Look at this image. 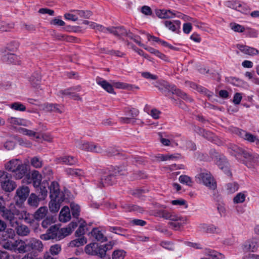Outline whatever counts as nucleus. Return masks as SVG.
Wrapping results in <instances>:
<instances>
[{
    "label": "nucleus",
    "mask_w": 259,
    "mask_h": 259,
    "mask_svg": "<svg viewBox=\"0 0 259 259\" xmlns=\"http://www.w3.org/2000/svg\"><path fill=\"white\" fill-rule=\"evenodd\" d=\"M16 222L18 225V221L23 220L25 223L31 224L34 222V217L32 214L30 213L25 210H17L16 213Z\"/></svg>",
    "instance_id": "obj_9"
},
{
    "label": "nucleus",
    "mask_w": 259,
    "mask_h": 259,
    "mask_svg": "<svg viewBox=\"0 0 259 259\" xmlns=\"http://www.w3.org/2000/svg\"><path fill=\"white\" fill-rule=\"evenodd\" d=\"M28 242L29 246V250L41 251L43 249V244L42 242L36 238H31L28 239Z\"/></svg>",
    "instance_id": "obj_13"
},
{
    "label": "nucleus",
    "mask_w": 259,
    "mask_h": 259,
    "mask_svg": "<svg viewBox=\"0 0 259 259\" xmlns=\"http://www.w3.org/2000/svg\"><path fill=\"white\" fill-rule=\"evenodd\" d=\"M1 183L3 189L7 192L13 191L16 187L15 183L10 180L2 181Z\"/></svg>",
    "instance_id": "obj_31"
},
{
    "label": "nucleus",
    "mask_w": 259,
    "mask_h": 259,
    "mask_svg": "<svg viewBox=\"0 0 259 259\" xmlns=\"http://www.w3.org/2000/svg\"><path fill=\"white\" fill-rule=\"evenodd\" d=\"M96 82L108 93L115 94L113 86L106 80L100 77H97L96 78Z\"/></svg>",
    "instance_id": "obj_21"
},
{
    "label": "nucleus",
    "mask_w": 259,
    "mask_h": 259,
    "mask_svg": "<svg viewBox=\"0 0 259 259\" xmlns=\"http://www.w3.org/2000/svg\"><path fill=\"white\" fill-rule=\"evenodd\" d=\"M75 145L77 148L85 151L101 153L103 151L100 146L92 142L77 141Z\"/></svg>",
    "instance_id": "obj_7"
},
{
    "label": "nucleus",
    "mask_w": 259,
    "mask_h": 259,
    "mask_svg": "<svg viewBox=\"0 0 259 259\" xmlns=\"http://www.w3.org/2000/svg\"><path fill=\"white\" fill-rule=\"evenodd\" d=\"M70 208L72 216L75 218H77L79 215L80 208L78 205L71 203L70 204Z\"/></svg>",
    "instance_id": "obj_46"
},
{
    "label": "nucleus",
    "mask_w": 259,
    "mask_h": 259,
    "mask_svg": "<svg viewBox=\"0 0 259 259\" xmlns=\"http://www.w3.org/2000/svg\"><path fill=\"white\" fill-rule=\"evenodd\" d=\"M114 85L115 87L118 89H133V86L132 85L120 82H116L114 83Z\"/></svg>",
    "instance_id": "obj_61"
},
{
    "label": "nucleus",
    "mask_w": 259,
    "mask_h": 259,
    "mask_svg": "<svg viewBox=\"0 0 259 259\" xmlns=\"http://www.w3.org/2000/svg\"><path fill=\"white\" fill-rule=\"evenodd\" d=\"M125 252L123 250H115L113 252L112 259H124Z\"/></svg>",
    "instance_id": "obj_48"
},
{
    "label": "nucleus",
    "mask_w": 259,
    "mask_h": 259,
    "mask_svg": "<svg viewBox=\"0 0 259 259\" xmlns=\"http://www.w3.org/2000/svg\"><path fill=\"white\" fill-rule=\"evenodd\" d=\"M31 164L36 168H40L42 165V161L37 157H34L31 159Z\"/></svg>",
    "instance_id": "obj_55"
},
{
    "label": "nucleus",
    "mask_w": 259,
    "mask_h": 259,
    "mask_svg": "<svg viewBox=\"0 0 259 259\" xmlns=\"http://www.w3.org/2000/svg\"><path fill=\"white\" fill-rule=\"evenodd\" d=\"M61 246L59 244H55L51 246L50 252L52 255H55L58 254L61 251Z\"/></svg>",
    "instance_id": "obj_59"
},
{
    "label": "nucleus",
    "mask_w": 259,
    "mask_h": 259,
    "mask_svg": "<svg viewBox=\"0 0 259 259\" xmlns=\"http://www.w3.org/2000/svg\"><path fill=\"white\" fill-rule=\"evenodd\" d=\"M175 11L170 10H157L155 11L156 15L161 19H170L175 18Z\"/></svg>",
    "instance_id": "obj_18"
},
{
    "label": "nucleus",
    "mask_w": 259,
    "mask_h": 259,
    "mask_svg": "<svg viewBox=\"0 0 259 259\" xmlns=\"http://www.w3.org/2000/svg\"><path fill=\"white\" fill-rule=\"evenodd\" d=\"M5 166L6 170L13 172L16 179H22L27 172L26 166L19 159L10 160L5 164Z\"/></svg>",
    "instance_id": "obj_2"
},
{
    "label": "nucleus",
    "mask_w": 259,
    "mask_h": 259,
    "mask_svg": "<svg viewBox=\"0 0 259 259\" xmlns=\"http://www.w3.org/2000/svg\"><path fill=\"white\" fill-rule=\"evenodd\" d=\"M8 121L12 126L22 125L24 126H28L30 122L23 118L11 117L9 118Z\"/></svg>",
    "instance_id": "obj_23"
},
{
    "label": "nucleus",
    "mask_w": 259,
    "mask_h": 259,
    "mask_svg": "<svg viewBox=\"0 0 259 259\" xmlns=\"http://www.w3.org/2000/svg\"><path fill=\"white\" fill-rule=\"evenodd\" d=\"M245 192L238 193L233 198L234 203H241L245 201L246 195Z\"/></svg>",
    "instance_id": "obj_45"
},
{
    "label": "nucleus",
    "mask_w": 259,
    "mask_h": 259,
    "mask_svg": "<svg viewBox=\"0 0 259 259\" xmlns=\"http://www.w3.org/2000/svg\"><path fill=\"white\" fill-rule=\"evenodd\" d=\"M164 26L169 30L172 31H176L178 30L181 27V22L179 20L173 21H165L164 22Z\"/></svg>",
    "instance_id": "obj_26"
},
{
    "label": "nucleus",
    "mask_w": 259,
    "mask_h": 259,
    "mask_svg": "<svg viewBox=\"0 0 259 259\" xmlns=\"http://www.w3.org/2000/svg\"><path fill=\"white\" fill-rule=\"evenodd\" d=\"M41 77L38 73H34L29 78V81L31 85L34 88H37L40 82Z\"/></svg>",
    "instance_id": "obj_36"
},
{
    "label": "nucleus",
    "mask_w": 259,
    "mask_h": 259,
    "mask_svg": "<svg viewBox=\"0 0 259 259\" xmlns=\"http://www.w3.org/2000/svg\"><path fill=\"white\" fill-rule=\"evenodd\" d=\"M242 249L244 252H255L258 249V244L254 240H248L242 244Z\"/></svg>",
    "instance_id": "obj_14"
},
{
    "label": "nucleus",
    "mask_w": 259,
    "mask_h": 259,
    "mask_svg": "<svg viewBox=\"0 0 259 259\" xmlns=\"http://www.w3.org/2000/svg\"><path fill=\"white\" fill-rule=\"evenodd\" d=\"M179 181L181 183L186 184L188 186H191L192 181L190 177L186 175H182L179 177Z\"/></svg>",
    "instance_id": "obj_51"
},
{
    "label": "nucleus",
    "mask_w": 259,
    "mask_h": 259,
    "mask_svg": "<svg viewBox=\"0 0 259 259\" xmlns=\"http://www.w3.org/2000/svg\"><path fill=\"white\" fill-rule=\"evenodd\" d=\"M198 183L202 184L210 190H214L217 188V184L211 174L207 171L200 172L196 176Z\"/></svg>",
    "instance_id": "obj_3"
},
{
    "label": "nucleus",
    "mask_w": 259,
    "mask_h": 259,
    "mask_svg": "<svg viewBox=\"0 0 259 259\" xmlns=\"http://www.w3.org/2000/svg\"><path fill=\"white\" fill-rule=\"evenodd\" d=\"M83 23L84 24L89 25L90 28L96 31H109L110 32H120L124 31L127 32V30L122 26L105 27L102 25H100L94 22H89L87 20L83 21Z\"/></svg>",
    "instance_id": "obj_4"
},
{
    "label": "nucleus",
    "mask_w": 259,
    "mask_h": 259,
    "mask_svg": "<svg viewBox=\"0 0 259 259\" xmlns=\"http://www.w3.org/2000/svg\"><path fill=\"white\" fill-rule=\"evenodd\" d=\"M98 248V244L97 243H92L87 245L84 249L85 252L90 255H96L97 254V249Z\"/></svg>",
    "instance_id": "obj_34"
},
{
    "label": "nucleus",
    "mask_w": 259,
    "mask_h": 259,
    "mask_svg": "<svg viewBox=\"0 0 259 259\" xmlns=\"http://www.w3.org/2000/svg\"><path fill=\"white\" fill-rule=\"evenodd\" d=\"M98 173L100 175V181L97 184L99 188L113 185L118 176L123 175V173H121V171L118 168L113 170L100 169L98 171Z\"/></svg>",
    "instance_id": "obj_1"
},
{
    "label": "nucleus",
    "mask_w": 259,
    "mask_h": 259,
    "mask_svg": "<svg viewBox=\"0 0 259 259\" xmlns=\"http://www.w3.org/2000/svg\"><path fill=\"white\" fill-rule=\"evenodd\" d=\"M59 221L61 222H67L71 219L70 209L68 206H64L61 209L59 214Z\"/></svg>",
    "instance_id": "obj_24"
},
{
    "label": "nucleus",
    "mask_w": 259,
    "mask_h": 259,
    "mask_svg": "<svg viewBox=\"0 0 259 259\" xmlns=\"http://www.w3.org/2000/svg\"><path fill=\"white\" fill-rule=\"evenodd\" d=\"M48 213V208L46 206L39 207L33 214L34 220H40L44 219Z\"/></svg>",
    "instance_id": "obj_30"
},
{
    "label": "nucleus",
    "mask_w": 259,
    "mask_h": 259,
    "mask_svg": "<svg viewBox=\"0 0 259 259\" xmlns=\"http://www.w3.org/2000/svg\"><path fill=\"white\" fill-rule=\"evenodd\" d=\"M49 203V208L51 212H57L60 209L61 204L64 200L65 198L51 199Z\"/></svg>",
    "instance_id": "obj_22"
},
{
    "label": "nucleus",
    "mask_w": 259,
    "mask_h": 259,
    "mask_svg": "<svg viewBox=\"0 0 259 259\" xmlns=\"http://www.w3.org/2000/svg\"><path fill=\"white\" fill-rule=\"evenodd\" d=\"M64 19L66 20L75 22L78 20V18L76 14L74 12H71V10L68 13L64 14Z\"/></svg>",
    "instance_id": "obj_47"
},
{
    "label": "nucleus",
    "mask_w": 259,
    "mask_h": 259,
    "mask_svg": "<svg viewBox=\"0 0 259 259\" xmlns=\"http://www.w3.org/2000/svg\"><path fill=\"white\" fill-rule=\"evenodd\" d=\"M61 16H59L52 20L50 22V24L53 25L58 26H63L65 25V23L61 19Z\"/></svg>",
    "instance_id": "obj_54"
},
{
    "label": "nucleus",
    "mask_w": 259,
    "mask_h": 259,
    "mask_svg": "<svg viewBox=\"0 0 259 259\" xmlns=\"http://www.w3.org/2000/svg\"><path fill=\"white\" fill-rule=\"evenodd\" d=\"M91 235L98 241L101 242H105L107 240V237L101 230L98 228L93 229L91 232Z\"/></svg>",
    "instance_id": "obj_20"
},
{
    "label": "nucleus",
    "mask_w": 259,
    "mask_h": 259,
    "mask_svg": "<svg viewBox=\"0 0 259 259\" xmlns=\"http://www.w3.org/2000/svg\"><path fill=\"white\" fill-rule=\"evenodd\" d=\"M19 46V43L15 40L11 41L10 42L8 43L6 46L2 48L1 50V52L2 51H6V52H12L15 53L17 51Z\"/></svg>",
    "instance_id": "obj_25"
},
{
    "label": "nucleus",
    "mask_w": 259,
    "mask_h": 259,
    "mask_svg": "<svg viewBox=\"0 0 259 259\" xmlns=\"http://www.w3.org/2000/svg\"><path fill=\"white\" fill-rule=\"evenodd\" d=\"M71 12H74L77 15L83 18H89L92 15V13L90 11L71 10Z\"/></svg>",
    "instance_id": "obj_40"
},
{
    "label": "nucleus",
    "mask_w": 259,
    "mask_h": 259,
    "mask_svg": "<svg viewBox=\"0 0 259 259\" xmlns=\"http://www.w3.org/2000/svg\"><path fill=\"white\" fill-rule=\"evenodd\" d=\"M14 251H18L19 253H24L22 240H18L15 241Z\"/></svg>",
    "instance_id": "obj_57"
},
{
    "label": "nucleus",
    "mask_w": 259,
    "mask_h": 259,
    "mask_svg": "<svg viewBox=\"0 0 259 259\" xmlns=\"http://www.w3.org/2000/svg\"><path fill=\"white\" fill-rule=\"evenodd\" d=\"M40 199L35 194L32 193L29 197L27 203L28 205L33 207H37L38 206Z\"/></svg>",
    "instance_id": "obj_33"
},
{
    "label": "nucleus",
    "mask_w": 259,
    "mask_h": 259,
    "mask_svg": "<svg viewBox=\"0 0 259 259\" xmlns=\"http://www.w3.org/2000/svg\"><path fill=\"white\" fill-rule=\"evenodd\" d=\"M87 243V240L84 237H79L78 238L74 239L70 242L71 247H79Z\"/></svg>",
    "instance_id": "obj_39"
},
{
    "label": "nucleus",
    "mask_w": 259,
    "mask_h": 259,
    "mask_svg": "<svg viewBox=\"0 0 259 259\" xmlns=\"http://www.w3.org/2000/svg\"><path fill=\"white\" fill-rule=\"evenodd\" d=\"M62 236L59 227L57 225H55L49 229L47 233L44 235V239L45 240L56 239V240H60L62 239Z\"/></svg>",
    "instance_id": "obj_8"
},
{
    "label": "nucleus",
    "mask_w": 259,
    "mask_h": 259,
    "mask_svg": "<svg viewBox=\"0 0 259 259\" xmlns=\"http://www.w3.org/2000/svg\"><path fill=\"white\" fill-rule=\"evenodd\" d=\"M170 89L172 94H176L177 95H178V96L180 97L181 98H183L184 100L191 101V99L188 97V96L185 93L177 89L175 86H172Z\"/></svg>",
    "instance_id": "obj_37"
},
{
    "label": "nucleus",
    "mask_w": 259,
    "mask_h": 259,
    "mask_svg": "<svg viewBox=\"0 0 259 259\" xmlns=\"http://www.w3.org/2000/svg\"><path fill=\"white\" fill-rule=\"evenodd\" d=\"M1 56L3 60L8 63H16L18 61V57L12 52H6V51H2Z\"/></svg>",
    "instance_id": "obj_16"
},
{
    "label": "nucleus",
    "mask_w": 259,
    "mask_h": 259,
    "mask_svg": "<svg viewBox=\"0 0 259 259\" xmlns=\"http://www.w3.org/2000/svg\"><path fill=\"white\" fill-rule=\"evenodd\" d=\"M77 226V224L76 222L70 223L67 227L63 228L60 229L61 235H62V239L65 237L70 234L74 229Z\"/></svg>",
    "instance_id": "obj_27"
},
{
    "label": "nucleus",
    "mask_w": 259,
    "mask_h": 259,
    "mask_svg": "<svg viewBox=\"0 0 259 259\" xmlns=\"http://www.w3.org/2000/svg\"><path fill=\"white\" fill-rule=\"evenodd\" d=\"M147 38H148V39L149 41H155V42L160 41L164 46H168L169 48H170L171 49H174V50L176 49L175 47H172L171 46L168 45L166 42H165L164 41H161L157 37H155V36H152V35L149 34V35H147Z\"/></svg>",
    "instance_id": "obj_52"
},
{
    "label": "nucleus",
    "mask_w": 259,
    "mask_h": 259,
    "mask_svg": "<svg viewBox=\"0 0 259 259\" xmlns=\"http://www.w3.org/2000/svg\"><path fill=\"white\" fill-rule=\"evenodd\" d=\"M54 37L58 40H66L68 42H75L77 39L75 37L64 33H54Z\"/></svg>",
    "instance_id": "obj_32"
},
{
    "label": "nucleus",
    "mask_w": 259,
    "mask_h": 259,
    "mask_svg": "<svg viewBox=\"0 0 259 259\" xmlns=\"http://www.w3.org/2000/svg\"><path fill=\"white\" fill-rule=\"evenodd\" d=\"M16 227V231L17 234L20 236H27L30 233V230L28 227L24 225H17Z\"/></svg>",
    "instance_id": "obj_35"
},
{
    "label": "nucleus",
    "mask_w": 259,
    "mask_h": 259,
    "mask_svg": "<svg viewBox=\"0 0 259 259\" xmlns=\"http://www.w3.org/2000/svg\"><path fill=\"white\" fill-rule=\"evenodd\" d=\"M230 27L233 31L237 32H243L247 30L246 28L243 26L240 25L236 23H231L230 24Z\"/></svg>",
    "instance_id": "obj_43"
},
{
    "label": "nucleus",
    "mask_w": 259,
    "mask_h": 259,
    "mask_svg": "<svg viewBox=\"0 0 259 259\" xmlns=\"http://www.w3.org/2000/svg\"><path fill=\"white\" fill-rule=\"evenodd\" d=\"M139 111L135 109V108H133L128 111H126L125 112V115L128 117H130V118H131L132 119H133L134 120V119H135V118L138 116V115L139 114Z\"/></svg>",
    "instance_id": "obj_56"
},
{
    "label": "nucleus",
    "mask_w": 259,
    "mask_h": 259,
    "mask_svg": "<svg viewBox=\"0 0 259 259\" xmlns=\"http://www.w3.org/2000/svg\"><path fill=\"white\" fill-rule=\"evenodd\" d=\"M10 107L15 110L24 111L26 110L25 106L20 102H15L10 105Z\"/></svg>",
    "instance_id": "obj_49"
},
{
    "label": "nucleus",
    "mask_w": 259,
    "mask_h": 259,
    "mask_svg": "<svg viewBox=\"0 0 259 259\" xmlns=\"http://www.w3.org/2000/svg\"><path fill=\"white\" fill-rule=\"evenodd\" d=\"M237 131L238 134L244 140L253 143L256 145L259 144V139L256 136L243 130L238 129Z\"/></svg>",
    "instance_id": "obj_12"
},
{
    "label": "nucleus",
    "mask_w": 259,
    "mask_h": 259,
    "mask_svg": "<svg viewBox=\"0 0 259 259\" xmlns=\"http://www.w3.org/2000/svg\"><path fill=\"white\" fill-rule=\"evenodd\" d=\"M171 212L165 210H159L157 212V215L165 219L169 220Z\"/></svg>",
    "instance_id": "obj_63"
},
{
    "label": "nucleus",
    "mask_w": 259,
    "mask_h": 259,
    "mask_svg": "<svg viewBox=\"0 0 259 259\" xmlns=\"http://www.w3.org/2000/svg\"><path fill=\"white\" fill-rule=\"evenodd\" d=\"M42 180L41 175L37 170H34L31 174V179H28L27 183L32 182L34 187H38L41 183Z\"/></svg>",
    "instance_id": "obj_17"
},
{
    "label": "nucleus",
    "mask_w": 259,
    "mask_h": 259,
    "mask_svg": "<svg viewBox=\"0 0 259 259\" xmlns=\"http://www.w3.org/2000/svg\"><path fill=\"white\" fill-rule=\"evenodd\" d=\"M55 221L53 217H47L44 219L41 223V226L44 228H47L49 226L53 224Z\"/></svg>",
    "instance_id": "obj_53"
},
{
    "label": "nucleus",
    "mask_w": 259,
    "mask_h": 259,
    "mask_svg": "<svg viewBox=\"0 0 259 259\" xmlns=\"http://www.w3.org/2000/svg\"><path fill=\"white\" fill-rule=\"evenodd\" d=\"M239 188L237 183H229L226 185V190L228 193H233L238 190Z\"/></svg>",
    "instance_id": "obj_44"
},
{
    "label": "nucleus",
    "mask_w": 259,
    "mask_h": 259,
    "mask_svg": "<svg viewBox=\"0 0 259 259\" xmlns=\"http://www.w3.org/2000/svg\"><path fill=\"white\" fill-rule=\"evenodd\" d=\"M169 220L174 222L180 221L183 222V223H188V219L186 217H180L174 212H171Z\"/></svg>",
    "instance_id": "obj_42"
},
{
    "label": "nucleus",
    "mask_w": 259,
    "mask_h": 259,
    "mask_svg": "<svg viewBox=\"0 0 259 259\" xmlns=\"http://www.w3.org/2000/svg\"><path fill=\"white\" fill-rule=\"evenodd\" d=\"M19 132L20 134H22L24 135H27L29 137H33L36 138V139H39L40 138V136L38 135L36 132L29 130L25 128H20L19 129Z\"/></svg>",
    "instance_id": "obj_38"
},
{
    "label": "nucleus",
    "mask_w": 259,
    "mask_h": 259,
    "mask_svg": "<svg viewBox=\"0 0 259 259\" xmlns=\"http://www.w3.org/2000/svg\"><path fill=\"white\" fill-rule=\"evenodd\" d=\"M15 235V232L12 229H8L6 231L3 232L4 237L6 236V239L7 238H13Z\"/></svg>",
    "instance_id": "obj_64"
},
{
    "label": "nucleus",
    "mask_w": 259,
    "mask_h": 259,
    "mask_svg": "<svg viewBox=\"0 0 259 259\" xmlns=\"http://www.w3.org/2000/svg\"><path fill=\"white\" fill-rule=\"evenodd\" d=\"M199 230L202 232L206 233H219L221 231L220 229L212 224H201L199 225Z\"/></svg>",
    "instance_id": "obj_11"
},
{
    "label": "nucleus",
    "mask_w": 259,
    "mask_h": 259,
    "mask_svg": "<svg viewBox=\"0 0 259 259\" xmlns=\"http://www.w3.org/2000/svg\"><path fill=\"white\" fill-rule=\"evenodd\" d=\"M58 163L65 164L68 165L75 164L77 162V160L71 156H67L60 157L57 159Z\"/></svg>",
    "instance_id": "obj_29"
},
{
    "label": "nucleus",
    "mask_w": 259,
    "mask_h": 259,
    "mask_svg": "<svg viewBox=\"0 0 259 259\" xmlns=\"http://www.w3.org/2000/svg\"><path fill=\"white\" fill-rule=\"evenodd\" d=\"M236 48L242 53L250 56L256 55L258 53L257 49L246 45L237 44Z\"/></svg>",
    "instance_id": "obj_15"
},
{
    "label": "nucleus",
    "mask_w": 259,
    "mask_h": 259,
    "mask_svg": "<svg viewBox=\"0 0 259 259\" xmlns=\"http://www.w3.org/2000/svg\"><path fill=\"white\" fill-rule=\"evenodd\" d=\"M107 251V249L105 248V246L104 245H100L98 244V248L97 249V254L96 255H98L101 257L105 256Z\"/></svg>",
    "instance_id": "obj_60"
},
{
    "label": "nucleus",
    "mask_w": 259,
    "mask_h": 259,
    "mask_svg": "<svg viewBox=\"0 0 259 259\" xmlns=\"http://www.w3.org/2000/svg\"><path fill=\"white\" fill-rule=\"evenodd\" d=\"M62 106L58 104H49L46 105V108L48 111H54L61 113L62 112Z\"/></svg>",
    "instance_id": "obj_41"
},
{
    "label": "nucleus",
    "mask_w": 259,
    "mask_h": 259,
    "mask_svg": "<svg viewBox=\"0 0 259 259\" xmlns=\"http://www.w3.org/2000/svg\"><path fill=\"white\" fill-rule=\"evenodd\" d=\"M242 156L245 158L244 163L248 167H252L256 162V157L246 151L243 153Z\"/></svg>",
    "instance_id": "obj_28"
},
{
    "label": "nucleus",
    "mask_w": 259,
    "mask_h": 259,
    "mask_svg": "<svg viewBox=\"0 0 259 259\" xmlns=\"http://www.w3.org/2000/svg\"><path fill=\"white\" fill-rule=\"evenodd\" d=\"M187 223H183V222H170L168 223L169 225L171 227L172 229L177 230L182 227L184 225Z\"/></svg>",
    "instance_id": "obj_58"
},
{
    "label": "nucleus",
    "mask_w": 259,
    "mask_h": 259,
    "mask_svg": "<svg viewBox=\"0 0 259 259\" xmlns=\"http://www.w3.org/2000/svg\"><path fill=\"white\" fill-rule=\"evenodd\" d=\"M29 193V189L27 186L19 187L16 191V197H18L22 202L24 201Z\"/></svg>",
    "instance_id": "obj_19"
},
{
    "label": "nucleus",
    "mask_w": 259,
    "mask_h": 259,
    "mask_svg": "<svg viewBox=\"0 0 259 259\" xmlns=\"http://www.w3.org/2000/svg\"><path fill=\"white\" fill-rule=\"evenodd\" d=\"M85 225L84 223L81 224L75 232L76 236L78 237H82V236L85 233Z\"/></svg>",
    "instance_id": "obj_62"
},
{
    "label": "nucleus",
    "mask_w": 259,
    "mask_h": 259,
    "mask_svg": "<svg viewBox=\"0 0 259 259\" xmlns=\"http://www.w3.org/2000/svg\"><path fill=\"white\" fill-rule=\"evenodd\" d=\"M17 209L14 204H11L9 208H6L4 211L1 212V215L2 217L9 221L11 226L15 227L17 226L16 222Z\"/></svg>",
    "instance_id": "obj_6"
},
{
    "label": "nucleus",
    "mask_w": 259,
    "mask_h": 259,
    "mask_svg": "<svg viewBox=\"0 0 259 259\" xmlns=\"http://www.w3.org/2000/svg\"><path fill=\"white\" fill-rule=\"evenodd\" d=\"M211 152L212 158L214 159L220 168L222 169L228 176H231V173L229 170L228 163L225 156L215 150H212Z\"/></svg>",
    "instance_id": "obj_5"
},
{
    "label": "nucleus",
    "mask_w": 259,
    "mask_h": 259,
    "mask_svg": "<svg viewBox=\"0 0 259 259\" xmlns=\"http://www.w3.org/2000/svg\"><path fill=\"white\" fill-rule=\"evenodd\" d=\"M50 197L51 199L65 198L63 192H61L58 183L55 181L51 183L50 187Z\"/></svg>",
    "instance_id": "obj_10"
},
{
    "label": "nucleus",
    "mask_w": 259,
    "mask_h": 259,
    "mask_svg": "<svg viewBox=\"0 0 259 259\" xmlns=\"http://www.w3.org/2000/svg\"><path fill=\"white\" fill-rule=\"evenodd\" d=\"M108 230L111 232L114 233L116 234L120 235H124V233L125 232V230L123 229V228L119 227H113V226H110L108 228Z\"/></svg>",
    "instance_id": "obj_50"
}]
</instances>
